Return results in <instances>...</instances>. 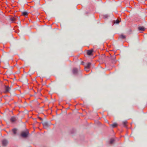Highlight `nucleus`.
Segmentation results:
<instances>
[{"mask_svg":"<svg viewBox=\"0 0 147 147\" xmlns=\"http://www.w3.org/2000/svg\"><path fill=\"white\" fill-rule=\"evenodd\" d=\"M29 134V132L28 130L23 131L21 133V135L23 137H26Z\"/></svg>","mask_w":147,"mask_h":147,"instance_id":"nucleus-1","label":"nucleus"},{"mask_svg":"<svg viewBox=\"0 0 147 147\" xmlns=\"http://www.w3.org/2000/svg\"><path fill=\"white\" fill-rule=\"evenodd\" d=\"M91 64L90 63H87V66L85 67L84 69L86 71H89Z\"/></svg>","mask_w":147,"mask_h":147,"instance_id":"nucleus-2","label":"nucleus"},{"mask_svg":"<svg viewBox=\"0 0 147 147\" xmlns=\"http://www.w3.org/2000/svg\"><path fill=\"white\" fill-rule=\"evenodd\" d=\"M3 146H6L8 143V141L6 139H4L2 141Z\"/></svg>","mask_w":147,"mask_h":147,"instance_id":"nucleus-3","label":"nucleus"},{"mask_svg":"<svg viewBox=\"0 0 147 147\" xmlns=\"http://www.w3.org/2000/svg\"><path fill=\"white\" fill-rule=\"evenodd\" d=\"M93 52V49L88 50L87 51V54L88 55H92Z\"/></svg>","mask_w":147,"mask_h":147,"instance_id":"nucleus-4","label":"nucleus"},{"mask_svg":"<svg viewBox=\"0 0 147 147\" xmlns=\"http://www.w3.org/2000/svg\"><path fill=\"white\" fill-rule=\"evenodd\" d=\"M121 22V18H118L117 20H113V24L116 23L118 24Z\"/></svg>","mask_w":147,"mask_h":147,"instance_id":"nucleus-5","label":"nucleus"},{"mask_svg":"<svg viewBox=\"0 0 147 147\" xmlns=\"http://www.w3.org/2000/svg\"><path fill=\"white\" fill-rule=\"evenodd\" d=\"M138 29L139 31H144L145 30V28L143 26H139L138 27Z\"/></svg>","mask_w":147,"mask_h":147,"instance_id":"nucleus-6","label":"nucleus"},{"mask_svg":"<svg viewBox=\"0 0 147 147\" xmlns=\"http://www.w3.org/2000/svg\"><path fill=\"white\" fill-rule=\"evenodd\" d=\"M127 122L126 121H125L123 122V124L125 127L127 128Z\"/></svg>","mask_w":147,"mask_h":147,"instance_id":"nucleus-7","label":"nucleus"},{"mask_svg":"<svg viewBox=\"0 0 147 147\" xmlns=\"http://www.w3.org/2000/svg\"><path fill=\"white\" fill-rule=\"evenodd\" d=\"M78 70L76 68H74L73 69V72L74 74H76L77 73Z\"/></svg>","mask_w":147,"mask_h":147,"instance_id":"nucleus-8","label":"nucleus"},{"mask_svg":"<svg viewBox=\"0 0 147 147\" xmlns=\"http://www.w3.org/2000/svg\"><path fill=\"white\" fill-rule=\"evenodd\" d=\"M119 37L122 39H124L126 38V36L123 34H122L120 35Z\"/></svg>","mask_w":147,"mask_h":147,"instance_id":"nucleus-9","label":"nucleus"},{"mask_svg":"<svg viewBox=\"0 0 147 147\" xmlns=\"http://www.w3.org/2000/svg\"><path fill=\"white\" fill-rule=\"evenodd\" d=\"M10 20L11 21L13 22L16 20V18L15 17H12L10 18Z\"/></svg>","mask_w":147,"mask_h":147,"instance_id":"nucleus-10","label":"nucleus"},{"mask_svg":"<svg viewBox=\"0 0 147 147\" xmlns=\"http://www.w3.org/2000/svg\"><path fill=\"white\" fill-rule=\"evenodd\" d=\"M16 120V119L13 117H11L10 119V120L12 122H15Z\"/></svg>","mask_w":147,"mask_h":147,"instance_id":"nucleus-11","label":"nucleus"},{"mask_svg":"<svg viewBox=\"0 0 147 147\" xmlns=\"http://www.w3.org/2000/svg\"><path fill=\"white\" fill-rule=\"evenodd\" d=\"M9 88L8 86H6L5 87V90L6 92H9Z\"/></svg>","mask_w":147,"mask_h":147,"instance_id":"nucleus-12","label":"nucleus"},{"mask_svg":"<svg viewBox=\"0 0 147 147\" xmlns=\"http://www.w3.org/2000/svg\"><path fill=\"white\" fill-rule=\"evenodd\" d=\"M12 131L14 134H16L17 131V129H16L15 128L13 129H12Z\"/></svg>","mask_w":147,"mask_h":147,"instance_id":"nucleus-13","label":"nucleus"},{"mask_svg":"<svg viewBox=\"0 0 147 147\" xmlns=\"http://www.w3.org/2000/svg\"><path fill=\"white\" fill-rule=\"evenodd\" d=\"M111 126L113 127L114 128L117 127V124L116 123H114L111 125Z\"/></svg>","mask_w":147,"mask_h":147,"instance_id":"nucleus-14","label":"nucleus"},{"mask_svg":"<svg viewBox=\"0 0 147 147\" xmlns=\"http://www.w3.org/2000/svg\"><path fill=\"white\" fill-rule=\"evenodd\" d=\"M22 15L23 16H26L28 15V13L27 12H23L22 13Z\"/></svg>","mask_w":147,"mask_h":147,"instance_id":"nucleus-15","label":"nucleus"},{"mask_svg":"<svg viewBox=\"0 0 147 147\" xmlns=\"http://www.w3.org/2000/svg\"><path fill=\"white\" fill-rule=\"evenodd\" d=\"M114 140L113 138H111V140H110V144H112L114 142Z\"/></svg>","mask_w":147,"mask_h":147,"instance_id":"nucleus-16","label":"nucleus"},{"mask_svg":"<svg viewBox=\"0 0 147 147\" xmlns=\"http://www.w3.org/2000/svg\"><path fill=\"white\" fill-rule=\"evenodd\" d=\"M38 118H39V119L41 121H42V119L41 118V117H38Z\"/></svg>","mask_w":147,"mask_h":147,"instance_id":"nucleus-17","label":"nucleus"},{"mask_svg":"<svg viewBox=\"0 0 147 147\" xmlns=\"http://www.w3.org/2000/svg\"><path fill=\"white\" fill-rule=\"evenodd\" d=\"M84 63V62L83 61H82V64H83V63Z\"/></svg>","mask_w":147,"mask_h":147,"instance_id":"nucleus-18","label":"nucleus"}]
</instances>
